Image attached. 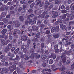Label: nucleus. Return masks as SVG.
<instances>
[{"label": "nucleus", "mask_w": 74, "mask_h": 74, "mask_svg": "<svg viewBox=\"0 0 74 74\" xmlns=\"http://www.w3.org/2000/svg\"><path fill=\"white\" fill-rule=\"evenodd\" d=\"M61 59H62L64 63L66 62V58L65 57V54L63 53L62 54Z\"/></svg>", "instance_id": "1"}, {"label": "nucleus", "mask_w": 74, "mask_h": 74, "mask_svg": "<svg viewBox=\"0 0 74 74\" xmlns=\"http://www.w3.org/2000/svg\"><path fill=\"white\" fill-rule=\"evenodd\" d=\"M13 24L14 25H15L16 27H19V23H18V22L16 21H14L13 23Z\"/></svg>", "instance_id": "2"}, {"label": "nucleus", "mask_w": 74, "mask_h": 74, "mask_svg": "<svg viewBox=\"0 0 74 74\" xmlns=\"http://www.w3.org/2000/svg\"><path fill=\"white\" fill-rule=\"evenodd\" d=\"M21 40L22 41H25L26 40H27V37L26 36H23L21 37Z\"/></svg>", "instance_id": "3"}, {"label": "nucleus", "mask_w": 74, "mask_h": 74, "mask_svg": "<svg viewBox=\"0 0 74 74\" xmlns=\"http://www.w3.org/2000/svg\"><path fill=\"white\" fill-rule=\"evenodd\" d=\"M43 71H48L49 73H48L47 72H46V74H51V73H50V72H51V70L49 69H43Z\"/></svg>", "instance_id": "4"}, {"label": "nucleus", "mask_w": 74, "mask_h": 74, "mask_svg": "<svg viewBox=\"0 0 74 74\" xmlns=\"http://www.w3.org/2000/svg\"><path fill=\"white\" fill-rule=\"evenodd\" d=\"M51 68L53 71H56L57 70V69L56 68V66L52 65L51 66Z\"/></svg>", "instance_id": "5"}, {"label": "nucleus", "mask_w": 74, "mask_h": 74, "mask_svg": "<svg viewBox=\"0 0 74 74\" xmlns=\"http://www.w3.org/2000/svg\"><path fill=\"white\" fill-rule=\"evenodd\" d=\"M70 71H63L62 73V74H68L70 73Z\"/></svg>", "instance_id": "6"}, {"label": "nucleus", "mask_w": 74, "mask_h": 74, "mask_svg": "<svg viewBox=\"0 0 74 74\" xmlns=\"http://www.w3.org/2000/svg\"><path fill=\"white\" fill-rule=\"evenodd\" d=\"M28 23H36V21H32V19H29V20Z\"/></svg>", "instance_id": "7"}, {"label": "nucleus", "mask_w": 74, "mask_h": 74, "mask_svg": "<svg viewBox=\"0 0 74 74\" xmlns=\"http://www.w3.org/2000/svg\"><path fill=\"white\" fill-rule=\"evenodd\" d=\"M58 12H55L53 16V18H55L57 17V16H58Z\"/></svg>", "instance_id": "8"}, {"label": "nucleus", "mask_w": 74, "mask_h": 74, "mask_svg": "<svg viewBox=\"0 0 74 74\" xmlns=\"http://www.w3.org/2000/svg\"><path fill=\"white\" fill-rule=\"evenodd\" d=\"M14 32L13 33V35H16V33L19 32V31H18V29H15L14 30Z\"/></svg>", "instance_id": "9"}, {"label": "nucleus", "mask_w": 74, "mask_h": 74, "mask_svg": "<svg viewBox=\"0 0 74 74\" xmlns=\"http://www.w3.org/2000/svg\"><path fill=\"white\" fill-rule=\"evenodd\" d=\"M34 55L36 57V59H39V58H40V55H38V56H37V53L35 54Z\"/></svg>", "instance_id": "10"}, {"label": "nucleus", "mask_w": 74, "mask_h": 74, "mask_svg": "<svg viewBox=\"0 0 74 74\" xmlns=\"http://www.w3.org/2000/svg\"><path fill=\"white\" fill-rule=\"evenodd\" d=\"M46 58H47V56L45 55H43L42 56V59H46Z\"/></svg>", "instance_id": "11"}, {"label": "nucleus", "mask_w": 74, "mask_h": 74, "mask_svg": "<svg viewBox=\"0 0 74 74\" xmlns=\"http://www.w3.org/2000/svg\"><path fill=\"white\" fill-rule=\"evenodd\" d=\"M6 32L7 30L4 29L2 31L1 33L2 34H4V33H5Z\"/></svg>", "instance_id": "12"}, {"label": "nucleus", "mask_w": 74, "mask_h": 74, "mask_svg": "<svg viewBox=\"0 0 74 74\" xmlns=\"http://www.w3.org/2000/svg\"><path fill=\"white\" fill-rule=\"evenodd\" d=\"M3 17H5L6 16V13L5 12H3L2 14Z\"/></svg>", "instance_id": "13"}, {"label": "nucleus", "mask_w": 74, "mask_h": 74, "mask_svg": "<svg viewBox=\"0 0 74 74\" xmlns=\"http://www.w3.org/2000/svg\"><path fill=\"white\" fill-rule=\"evenodd\" d=\"M62 12L63 14H65V13H67V11L65 10H64L62 11Z\"/></svg>", "instance_id": "14"}, {"label": "nucleus", "mask_w": 74, "mask_h": 74, "mask_svg": "<svg viewBox=\"0 0 74 74\" xmlns=\"http://www.w3.org/2000/svg\"><path fill=\"white\" fill-rule=\"evenodd\" d=\"M45 4L48 5H51V3H49V2L46 1L45 2Z\"/></svg>", "instance_id": "15"}, {"label": "nucleus", "mask_w": 74, "mask_h": 74, "mask_svg": "<svg viewBox=\"0 0 74 74\" xmlns=\"http://www.w3.org/2000/svg\"><path fill=\"white\" fill-rule=\"evenodd\" d=\"M49 63L50 64H52L53 63V60H52V59H50L49 61Z\"/></svg>", "instance_id": "16"}, {"label": "nucleus", "mask_w": 74, "mask_h": 74, "mask_svg": "<svg viewBox=\"0 0 74 74\" xmlns=\"http://www.w3.org/2000/svg\"><path fill=\"white\" fill-rule=\"evenodd\" d=\"M53 37H54V38H58L59 37V35H54L53 36Z\"/></svg>", "instance_id": "17"}, {"label": "nucleus", "mask_w": 74, "mask_h": 74, "mask_svg": "<svg viewBox=\"0 0 74 74\" xmlns=\"http://www.w3.org/2000/svg\"><path fill=\"white\" fill-rule=\"evenodd\" d=\"M35 4V3H34V2L32 3L30 6L31 8H33V7H34V5Z\"/></svg>", "instance_id": "18"}, {"label": "nucleus", "mask_w": 74, "mask_h": 74, "mask_svg": "<svg viewBox=\"0 0 74 74\" xmlns=\"http://www.w3.org/2000/svg\"><path fill=\"white\" fill-rule=\"evenodd\" d=\"M66 26L64 25L62 27V30H66Z\"/></svg>", "instance_id": "19"}, {"label": "nucleus", "mask_w": 74, "mask_h": 74, "mask_svg": "<svg viewBox=\"0 0 74 74\" xmlns=\"http://www.w3.org/2000/svg\"><path fill=\"white\" fill-rule=\"evenodd\" d=\"M39 5L40 7H42L44 5V3L43 2L41 3Z\"/></svg>", "instance_id": "20"}, {"label": "nucleus", "mask_w": 74, "mask_h": 74, "mask_svg": "<svg viewBox=\"0 0 74 74\" xmlns=\"http://www.w3.org/2000/svg\"><path fill=\"white\" fill-rule=\"evenodd\" d=\"M38 41V39L35 38H34L32 40V41Z\"/></svg>", "instance_id": "21"}, {"label": "nucleus", "mask_w": 74, "mask_h": 74, "mask_svg": "<svg viewBox=\"0 0 74 74\" xmlns=\"http://www.w3.org/2000/svg\"><path fill=\"white\" fill-rule=\"evenodd\" d=\"M65 70V67H62L60 68V71H62V70Z\"/></svg>", "instance_id": "22"}, {"label": "nucleus", "mask_w": 74, "mask_h": 74, "mask_svg": "<svg viewBox=\"0 0 74 74\" xmlns=\"http://www.w3.org/2000/svg\"><path fill=\"white\" fill-rule=\"evenodd\" d=\"M23 9H25V8H27V6L25 5H24L23 6Z\"/></svg>", "instance_id": "23"}, {"label": "nucleus", "mask_w": 74, "mask_h": 74, "mask_svg": "<svg viewBox=\"0 0 74 74\" xmlns=\"http://www.w3.org/2000/svg\"><path fill=\"white\" fill-rule=\"evenodd\" d=\"M19 66L21 68H22V67H23V64L21 63V62H20L19 63Z\"/></svg>", "instance_id": "24"}, {"label": "nucleus", "mask_w": 74, "mask_h": 74, "mask_svg": "<svg viewBox=\"0 0 74 74\" xmlns=\"http://www.w3.org/2000/svg\"><path fill=\"white\" fill-rule=\"evenodd\" d=\"M62 61H60L58 65L60 66H62Z\"/></svg>", "instance_id": "25"}, {"label": "nucleus", "mask_w": 74, "mask_h": 74, "mask_svg": "<svg viewBox=\"0 0 74 74\" xmlns=\"http://www.w3.org/2000/svg\"><path fill=\"white\" fill-rule=\"evenodd\" d=\"M67 3L68 4H71V3H72V1L71 0H68Z\"/></svg>", "instance_id": "26"}, {"label": "nucleus", "mask_w": 74, "mask_h": 74, "mask_svg": "<svg viewBox=\"0 0 74 74\" xmlns=\"http://www.w3.org/2000/svg\"><path fill=\"white\" fill-rule=\"evenodd\" d=\"M19 51V49L18 48L15 51V52H16V53H18V52Z\"/></svg>", "instance_id": "27"}, {"label": "nucleus", "mask_w": 74, "mask_h": 74, "mask_svg": "<svg viewBox=\"0 0 74 74\" xmlns=\"http://www.w3.org/2000/svg\"><path fill=\"white\" fill-rule=\"evenodd\" d=\"M65 8V6L64 5H62L61 6V8L62 10H64Z\"/></svg>", "instance_id": "28"}, {"label": "nucleus", "mask_w": 74, "mask_h": 74, "mask_svg": "<svg viewBox=\"0 0 74 74\" xmlns=\"http://www.w3.org/2000/svg\"><path fill=\"white\" fill-rule=\"evenodd\" d=\"M55 4H59V0H56L55 1Z\"/></svg>", "instance_id": "29"}, {"label": "nucleus", "mask_w": 74, "mask_h": 74, "mask_svg": "<svg viewBox=\"0 0 74 74\" xmlns=\"http://www.w3.org/2000/svg\"><path fill=\"white\" fill-rule=\"evenodd\" d=\"M55 31V27H53L52 28L51 30V32L52 33H53Z\"/></svg>", "instance_id": "30"}, {"label": "nucleus", "mask_w": 74, "mask_h": 74, "mask_svg": "<svg viewBox=\"0 0 74 74\" xmlns=\"http://www.w3.org/2000/svg\"><path fill=\"white\" fill-rule=\"evenodd\" d=\"M59 28V26H57L56 28V30H57V31H58Z\"/></svg>", "instance_id": "31"}, {"label": "nucleus", "mask_w": 74, "mask_h": 74, "mask_svg": "<svg viewBox=\"0 0 74 74\" xmlns=\"http://www.w3.org/2000/svg\"><path fill=\"white\" fill-rule=\"evenodd\" d=\"M61 18H62L63 19H65L66 18V16L65 15H63L62 16H61Z\"/></svg>", "instance_id": "32"}, {"label": "nucleus", "mask_w": 74, "mask_h": 74, "mask_svg": "<svg viewBox=\"0 0 74 74\" xmlns=\"http://www.w3.org/2000/svg\"><path fill=\"white\" fill-rule=\"evenodd\" d=\"M53 59H56V55H53L52 56Z\"/></svg>", "instance_id": "33"}, {"label": "nucleus", "mask_w": 74, "mask_h": 74, "mask_svg": "<svg viewBox=\"0 0 74 74\" xmlns=\"http://www.w3.org/2000/svg\"><path fill=\"white\" fill-rule=\"evenodd\" d=\"M68 40V37L67 36H66L65 37V38H64V39H63V40Z\"/></svg>", "instance_id": "34"}, {"label": "nucleus", "mask_w": 74, "mask_h": 74, "mask_svg": "<svg viewBox=\"0 0 74 74\" xmlns=\"http://www.w3.org/2000/svg\"><path fill=\"white\" fill-rule=\"evenodd\" d=\"M29 59V57L28 56H26L25 58V60H28Z\"/></svg>", "instance_id": "35"}, {"label": "nucleus", "mask_w": 74, "mask_h": 74, "mask_svg": "<svg viewBox=\"0 0 74 74\" xmlns=\"http://www.w3.org/2000/svg\"><path fill=\"white\" fill-rule=\"evenodd\" d=\"M19 18L21 21H23V18L22 16H20Z\"/></svg>", "instance_id": "36"}, {"label": "nucleus", "mask_w": 74, "mask_h": 74, "mask_svg": "<svg viewBox=\"0 0 74 74\" xmlns=\"http://www.w3.org/2000/svg\"><path fill=\"white\" fill-rule=\"evenodd\" d=\"M66 63L67 64H70V62L69 60H68L67 61Z\"/></svg>", "instance_id": "37"}, {"label": "nucleus", "mask_w": 74, "mask_h": 74, "mask_svg": "<svg viewBox=\"0 0 74 74\" xmlns=\"http://www.w3.org/2000/svg\"><path fill=\"white\" fill-rule=\"evenodd\" d=\"M71 43L70 42H66V44H65L66 46H67V45H70V44H71Z\"/></svg>", "instance_id": "38"}, {"label": "nucleus", "mask_w": 74, "mask_h": 74, "mask_svg": "<svg viewBox=\"0 0 74 74\" xmlns=\"http://www.w3.org/2000/svg\"><path fill=\"white\" fill-rule=\"evenodd\" d=\"M74 15H72L70 18V20H72L74 18Z\"/></svg>", "instance_id": "39"}, {"label": "nucleus", "mask_w": 74, "mask_h": 74, "mask_svg": "<svg viewBox=\"0 0 74 74\" xmlns=\"http://www.w3.org/2000/svg\"><path fill=\"white\" fill-rule=\"evenodd\" d=\"M14 50H15V48L13 47L11 50V51H12V52H14Z\"/></svg>", "instance_id": "40"}, {"label": "nucleus", "mask_w": 74, "mask_h": 74, "mask_svg": "<svg viewBox=\"0 0 74 74\" xmlns=\"http://www.w3.org/2000/svg\"><path fill=\"white\" fill-rule=\"evenodd\" d=\"M72 69H74V64L72 65L71 66Z\"/></svg>", "instance_id": "41"}, {"label": "nucleus", "mask_w": 74, "mask_h": 74, "mask_svg": "<svg viewBox=\"0 0 74 74\" xmlns=\"http://www.w3.org/2000/svg\"><path fill=\"white\" fill-rule=\"evenodd\" d=\"M50 33V31L49 30H47L46 32V33H47V34H49Z\"/></svg>", "instance_id": "42"}, {"label": "nucleus", "mask_w": 74, "mask_h": 74, "mask_svg": "<svg viewBox=\"0 0 74 74\" xmlns=\"http://www.w3.org/2000/svg\"><path fill=\"white\" fill-rule=\"evenodd\" d=\"M43 14L44 15H47V11H45L43 12Z\"/></svg>", "instance_id": "43"}, {"label": "nucleus", "mask_w": 74, "mask_h": 74, "mask_svg": "<svg viewBox=\"0 0 74 74\" xmlns=\"http://www.w3.org/2000/svg\"><path fill=\"white\" fill-rule=\"evenodd\" d=\"M32 3V0H29L28 1V4H30Z\"/></svg>", "instance_id": "44"}, {"label": "nucleus", "mask_w": 74, "mask_h": 74, "mask_svg": "<svg viewBox=\"0 0 74 74\" xmlns=\"http://www.w3.org/2000/svg\"><path fill=\"white\" fill-rule=\"evenodd\" d=\"M52 7H53V6L51 5L49 6V10H51V9Z\"/></svg>", "instance_id": "45"}, {"label": "nucleus", "mask_w": 74, "mask_h": 74, "mask_svg": "<svg viewBox=\"0 0 74 74\" xmlns=\"http://www.w3.org/2000/svg\"><path fill=\"white\" fill-rule=\"evenodd\" d=\"M9 39L10 40H11L12 39V37L11 36H9Z\"/></svg>", "instance_id": "46"}, {"label": "nucleus", "mask_w": 74, "mask_h": 74, "mask_svg": "<svg viewBox=\"0 0 74 74\" xmlns=\"http://www.w3.org/2000/svg\"><path fill=\"white\" fill-rule=\"evenodd\" d=\"M7 27L8 28V29H11V25H9L7 26Z\"/></svg>", "instance_id": "47"}, {"label": "nucleus", "mask_w": 74, "mask_h": 74, "mask_svg": "<svg viewBox=\"0 0 74 74\" xmlns=\"http://www.w3.org/2000/svg\"><path fill=\"white\" fill-rule=\"evenodd\" d=\"M1 36H2V38H5V34H3Z\"/></svg>", "instance_id": "48"}, {"label": "nucleus", "mask_w": 74, "mask_h": 74, "mask_svg": "<svg viewBox=\"0 0 74 74\" xmlns=\"http://www.w3.org/2000/svg\"><path fill=\"white\" fill-rule=\"evenodd\" d=\"M48 17H49V15H47V16H45V19H47Z\"/></svg>", "instance_id": "49"}, {"label": "nucleus", "mask_w": 74, "mask_h": 74, "mask_svg": "<svg viewBox=\"0 0 74 74\" xmlns=\"http://www.w3.org/2000/svg\"><path fill=\"white\" fill-rule=\"evenodd\" d=\"M3 45H7V42H4L3 43Z\"/></svg>", "instance_id": "50"}, {"label": "nucleus", "mask_w": 74, "mask_h": 74, "mask_svg": "<svg viewBox=\"0 0 74 74\" xmlns=\"http://www.w3.org/2000/svg\"><path fill=\"white\" fill-rule=\"evenodd\" d=\"M30 52L31 53H33V52H34V50L33 49H32L31 50Z\"/></svg>", "instance_id": "51"}, {"label": "nucleus", "mask_w": 74, "mask_h": 74, "mask_svg": "<svg viewBox=\"0 0 74 74\" xmlns=\"http://www.w3.org/2000/svg\"><path fill=\"white\" fill-rule=\"evenodd\" d=\"M69 8L70 7H69V6H67L65 8V9H66V10H69Z\"/></svg>", "instance_id": "52"}, {"label": "nucleus", "mask_w": 74, "mask_h": 74, "mask_svg": "<svg viewBox=\"0 0 74 74\" xmlns=\"http://www.w3.org/2000/svg\"><path fill=\"white\" fill-rule=\"evenodd\" d=\"M44 44L43 43L41 44V47L42 48H44Z\"/></svg>", "instance_id": "53"}, {"label": "nucleus", "mask_w": 74, "mask_h": 74, "mask_svg": "<svg viewBox=\"0 0 74 74\" xmlns=\"http://www.w3.org/2000/svg\"><path fill=\"white\" fill-rule=\"evenodd\" d=\"M19 56H16V60H18V59H19Z\"/></svg>", "instance_id": "54"}, {"label": "nucleus", "mask_w": 74, "mask_h": 74, "mask_svg": "<svg viewBox=\"0 0 74 74\" xmlns=\"http://www.w3.org/2000/svg\"><path fill=\"white\" fill-rule=\"evenodd\" d=\"M58 52H59V50L58 49L55 50V52L56 53H58Z\"/></svg>", "instance_id": "55"}, {"label": "nucleus", "mask_w": 74, "mask_h": 74, "mask_svg": "<svg viewBox=\"0 0 74 74\" xmlns=\"http://www.w3.org/2000/svg\"><path fill=\"white\" fill-rule=\"evenodd\" d=\"M7 4H8V5H11V2H8L7 3Z\"/></svg>", "instance_id": "56"}, {"label": "nucleus", "mask_w": 74, "mask_h": 74, "mask_svg": "<svg viewBox=\"0 0 74 74\" xmlns=\"http://www.w3.org/2000/svg\"><path fill=\"white\" fill-rule=\"evenodd\" d=\"M71 29V26H69L68 28V30H70Z\"/></svg>", "instance_id": "57"}, {"label": "nucleus", "mask_w": 74, "mask_h": 74, "mask_svg": "<svg viewBox=\"0 0 74 74\" xmlns=\"http://www.w3.org/2000/svg\"><path fill=\"white\" fill-rule=\"evenodd\" d=\"M45 52V51L43 49H42L41 50V53H44V52Z\"/></svg>", "instance_id": "58"}, {"label": "nucleus", "mask_w": 74, "mask_h": 74, "mask_svg": "<svg viewBox=\"0 0 74 74\" xmlns=\"http://www.w3.org/2000/svg\"><path fill=\"white\" fill-rule=\"evenodd\" d=\"M4 25V23L3 22H0V25Z\"/></svg>", "instance_id": "59"}, {"label": "nucleus", "mask_w": 74, "mask_h": 74, "mask_svg": "<svg viewBox=\"0 0 74 74\" xmlns=\"http://www.w3.org/2000/svg\"><path fill=\"white\" fill-rule=\"evenodd\" d=\"M43 66L45 67V66H46V64L45 63H43Z\"/></svg>", "instance_id": "60"}, {"label": "nucleus", "mask_w": 74, "mask_h": 74, "mask_svg": "<svg viewBox=\"0 0 74 74\" xmlns=\"http://www.w3.org/2000/svg\"><path fill=\"white\" fill-rule=\"evenodd\" d=\"M70 32H68L66 33V34L67 35H69V34H70Z\"/></svg>", "instance_id": "61"}, {"label": "nucleus", "mask_w": 74, "mask_h": 74, "mask_svg": "<svg viewBox=\"0 0 74 74\" xmlns=\"http://www.w3.org/2000/svg\"><path fill=\"white\" fill-rule=\"evenodd\" d=\"M30 40H28L27 41V43L28 44H29L30 43Z\"/></svg>", "instance_id": "62"}, {"label": "nucleus", "mask_w": 74, "mask_h": 74, "mask_svg": "<svg viewBox=\"0 0 74 74\" xmlns=\"http://www.w3.org/2000/svg\"><path fill=\"white\" fill-rule=\"evenodd\" d=\"M63 25L62 24H61L60 25V28H62V27H63Z\"/></svg>", "instance_id": "63"}, {"label": "nucleus", "mask_w": 74, "mask_h": 74, "mask_svg": "<svg viewBox=\"0 0 74 74\" xmlns=\"http://www.w3.org/2000/svg\"><path fill=\"white\" fill-rule=\"evenodd\" d=\"M28 11L29 12V13H32V10H28Z\"/></svg>", "instance_id": "64"}]
</instances>
